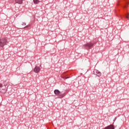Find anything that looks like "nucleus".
<instances>
[{
	"label": "nucleus",
	"mask_w": 129,
	"mask_h": 129,
	"mask_svg": "<svg viewBox=\"0 0 129 129\" xmlns=\"http://www.w3.org/2000/svg\"><path fill=\"white\" fill-rule=\"evenodd\" d=\"M41 69L38 66H36L33 70V71L34 72H35V73H39Z\"/></svg>",
	"instance_id": "6"
},
{
	"label": "nucleus",
	"mask_w": 129,
	"mask_h": 129,
	"mask_svg": "<svg viewBox=\"0 0 129 129\" xmlns=\"http://www.w3.org/2000/svg\"><path fill=\"white\" fill-rule=\"evenodd\" d=\"M31 26H32L31 24L27 25L24 27V29H31Z\"/></svg>",
	"instance_id": "10"
},
{
	"label": "nucleus",
	"mask_w": 129,
	"mask_h": 129,
	"mask_svg": "<svg viewBox=\"0 0 129 129\" xmlns=\"http://www.w3.org/2000/svg\"><path fill=\"white\" fill-rule=\"evenodd\" d=\"M8 44V39L7 38L3 37L0 39V47L4 48L6 45Z\"/></svg>",
	"instance_id": "3"
},
{
	"label": "nucleus",
	"mask_w": 129,
	"mask_h": 129,
	"mask_svg": "<svg viewBox=\"0 0 129 129\" xmlns=\"http://www.w3.org/2000/svg\"><path fill=\"white\" fill-rule=\"evenodd\" d=\"M66 79H68V78H66Z\"/></svg>",
	"instance_id": "14"
},
{
	"label": "nucleus",
	"mask_w": 129,
	"mask_h": 129,
	"mask_svg": "<svg viewBox=\"0 0 129 129\" xmlns=\"http://www.w3.org/2000/svg\"><path fill=\"white\" fill-rule=\"evenodd\" d=\"M26 24L25 22H22V26H26Z\"/></svg>",
	"instance_id": "12"
},
{
	"label": "nucleus",
	"mask_w": 129,
	"mask_h": 129,
	"mask_svg": "<svg viewBox=\"0 0 129 129\" xmlns=\"http://www.w3.org/2000/svg\"><path fill=\"white\" fill-rule=\"evenodd\" d=\"M106 129H114V126L113 124H110L106 126Z\"/></svg>",
	"instance_id": "7"
},
{
	"label": "nucleus",
	"mask_w": 129,
	"mask_h": 129,
	"mask_svg": "<svg viewBox=\"0 0 129 129\" xmlns=\"http://www.w3.org/2000/svg\"><path fill=\"white\" fill-rule=\"evenodd\" d=\"M7 90H8L7 85L5 84H0V92L5 94V93H7Z\"/></svg>",
	"instance_id": "2"
},
{
	"label": "nucleus",
	"mask_w": 129,
	"mask_h": 129,
	"mask_svg": "<svg viewBox=\"0 0 129 129\" xmlns=\"http://www.w3.org/2000/svg\"><path fill=\"white\" fill-rule=\"evenodd\" d=\"M54 94H55L56 95H58V98H63V97H64V96H65V94H60L61 93V92H60V91H59L58 90H55L54 91Z\"/></svg>",
	"instance_id": "4"
},
{
	"label": "nucleus",
	"mask_w": 129,
	"mask_h": 129,
	"mask_svg": "<svg viewBox=\"0 0 129 129\" xmlns=\"http://www.w3.org/2000/svg\"><path fill=\"white\" fill-rule=\"evenodd\" d=\"M126 4L123 6V8H124L125 9H126V8H127V6H128V2L127 1H125Z\"/></svg>",
	"instance_id": "9"
},
{
	"label": "nucleus",
	"mask_w": 129,
	"mask_h": 129,
	"mask_svg": "<svg viewBox=\"0 0 129 129\" xmlns=\"http://www.w3.org/2000/svg\"><path fill=\"white\" fill-rule=\"evenodd\" d=\"M125 19H128V14H127V15H126L125 17Z\"/></svg>",
	"instance_id": "13"
},
{
	"label": "nucleus",
	"mask_w": 129,
	"mask_h": 129,
	"mask_svg": "<svg viewBox=\"0 0 129 129\" xmlns=\"http://www.w3.org/2000/svg\"><path fill=\"white\" fill-rule=\"evenodd\" d=\"M94 46V43L89 42L83 45V48L85 50H90Z\"/></svg>",
	"instance_id": "1"
},
{
	"label": "nucleus",
	"mask_w": 129,
	"mask_h": 129,
	"mask_svg": "<svg viewBox=\"0 0 129 129\" xmlns=\"http://www.w3.org/2000/svg\"><path fill=\"white\" fill-rule=\"evenodd\" d=\"M33 3L34 5H38L40 3V1L39 0H33Z\"/></svg>",
	"instance_id": "11"
},
{
	"label": "nucleus",
	"mask_w": 129,
	"mask_h": 129,
	"mask_svg": "<svg viewBox=\"0 0 129 129\" xmlns=\"http://www.w3.org/2000/svg\"><path fill=\"white\" fill-rule=\"evenodd\" d=\"M15 2L16 4H18V5H22L24 0H15Z\"/></svg>",
	"instance_id": "8"
},
{
	"label": "nucleus",
	"mask_w": 129,
	"mask_h": 129,
	"mask_svg": "<svg viewBox=\"0 0 129 129\" xmlns=\"http://www.w3.org/2000/svg\"><path fill=\"white\" fill-rule=\"evenodd\" d=\"M93 74L96 75L98 77H100V76H101V73L97 70H94Z\"/></svg>",
	"instance_id": "5"
}]
</instances>
